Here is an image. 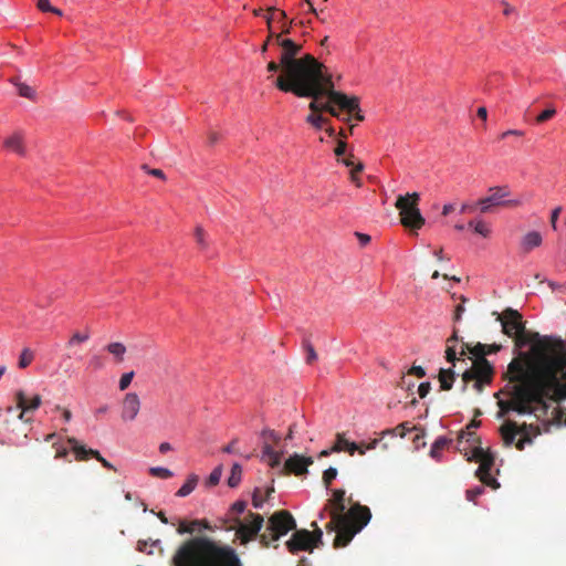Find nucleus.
<instances>
[{
    "label": "nucleus",
    "mask_w": 566,
    "mask_h": 566,
    "mask_svg": "<svg viewBox=\"0 0 566 566\" xmlns=\"http://www.w3.org/2000/svg\"><path fill=\"white\" fill-rule=\"evenodd\" d=\"M266 501L265 497H262L260 489H255L252 494V505L255 509H261L263 503Z\"/></svg>",
    "instance_id": "864d4df0"
},
{
    "label": "nucleus",
    "mask_w": 566,
    "mask_h": 566,
    "mask_svg": "<svg viewBox=\"0 0 566 566\" xmlns=\"http://www.w3.org/2000/svg\"><path fill=\"white\" fill-rule=\"evenodd\" d=\"M462 380H463V387H462V390L465 391L467 390V387H468V384L471 381V380H475L476 381V373H474L473 368H470V369H465L462 374Z\"/></svg>",
    "instance_id": "603ef678"
},
{
    "label": "nucleus",
    "mask_w": 566,
    "mask_h": 566,
    "mask_svg": "<svg viewBox=\"0 0 566 566\" xmlns=\"http://www.w3.org/2000/svg\"><path fill=\"white\" fill-rule=\"evenodd\" d=\"M556 114V109L554 107L552 108H547L545 109L544 112H542L537 117H536V122L537 123H544L548 119H551L554 115Z\"/></svg>",
    "instance_id": "4d7b16f0"
},
{
    "label": "nucleus",
    "mask_w": 566,
    "mask_h": 566,
    "mask_svg": "<svg viewBox=\"0 0 566 566\" xmlns=\"http://www.w3.org/2000/svg\"><path fill=\"white\" fill-rule=\"evenodd\" d=\"M378 443H379V439H374L369 443H364V442L358 443V450H356V452H358L359 454H365L367 450L375 449Z\"/></svg>",
    "instance_id": "6e6d98bb"
},
{
    "label": "nucleus",
    "mask_w": 566,
    "mask_h": 566,
    "mask_svg": "<svg viewBox=\"0 0 566 566\" xmlns=\"http://www.w3.org/2000/svg\"><path fill=\"white\" fill-rule=\"evenodd\" d=\"M195 238L200 249L205 250L208 248L207 235L202 227L198 226L195 229Z\"/></svg>",
    "instance_id": "4c0bfd02"
},
{
    "label": "nucleus",
    "mask_w": 566,
    "mask_h": 566,
    "mask_svg": "<svg viewBox=\"0 0 566 566\" xmlns=\"http://www.w3.org/2000/svg\"><path fill=\"white\" fill-rule=\"evenodd\" d=\"M313 532L307 530H294L291 538L285 543L290 553L296 554L301 551L313 552L322 543L323 531L317 526L316 522L312 523Z\"/></svg>",
    "instance_id": "1a4fd4ad"
},
{
    "label": "nucleus",
    "mask_w": 566,
    "mask_h": 566,
    "mask_svg": "<svg viewBox=\"0 0 566 566\" xmlns=\"http://www.w3.org/2000/svg\"><path fill=\"white\" fill-rule=\"evenodd\" d=\"M3 147L21 157L27 155L25 136L20 129L4 138Z\"/></svg>",
    "instance_id": "f3484780"
},
{
    "label": "nucleus",
    "mask_w": 566,
    "mask_h": 566,
    "mask_svg": "<svg viewBox=\"0 0 566 566\" xmlns=\"http://www.w3.org/2000/svg\"><path fill=\"white\" fill-rule=\"evenodd\" d=\"M500 432L504 442V446L511 447L517 436V423L514 421H506L501 426Z\"/></svg>",
    "instance_id": "412c9836"
},
{
    "label": "nucleus",
    "mask_w": 566,
    "mask_h": 566,
    "mask_svg": "<svg viewBox=\"0 0 566 566\" xmlns=\"http://www.w3.org/2000/svg\"><path fill=\"white\" fill-rule=\"evenodd\" d=\"M562 212V207H556L553 211H552V214H551V226L554 230L557 229V220H558V217Z\"/></svg>",
    "instance_id": "bf43d9fd"
},
{
    "label": "nucleus",
    "mask_w": 566,
    "mask_h": 566,
    "mask_svg": "<svg viewBox=\"0 0 566 566\" xmlns=\"http://www.w3.org/2000/svg\"><path fill=\"white\" fill-rule=\"evenodd\" d=\"M247 509V502L245 501H237L232 504L230 509V514L228 518L238 516L242 514Z\"/></svg>",
    "instance_id": "37998d69"
},
{
    "label": "nucleus",
    "mask_w": 566,
    "mask_h": 566,
    "mask_svg": "<svg viewBox=\"0 0 566 566\" xmlns=\"http://www.w3.org/2000/svg\"><path fill=\"white\" fill-rule=\"evenodd\" d=\"M355 235L358 239L359 244L361 247H366L370 242V240H371L370 235L366 234V233L355 232Z\"/></svg>",
    "instance_id": "338daca9"
},
{
    "label": "nucleus",
    "mask_w": 566,
    "mask_h": 566,
    "mask_svg": "<svg viewBox=\"0 0 566 566\" xmlns=\"http://www.w3.org/2000/svg\"><path fill=\"white\" fill-rule=\"evenodd\" d=\"M67 443L74 452L76 461H86L90 457L94 458L96 450L87 449L85 446L81 444L77 439L70 437L67 438Z\"/></svg>",
    "instance_id": "a211bd4d"
},
{
    "label": "nucleus",
    "mask_w": 566,
    "mask_h": 566,
    "mask_svg": "<svg viewBox=\"0 0 566 566\" xmlns=\"http://www.w3.org/2000/svg\"><path fill=\"white\" fill-rule=\"evenodd\" d=\"M223 520L224 518L219 520V524H216L214 526H212L207 520H198L199 522H201V523H199V532L201 530H207L210 532H213L216 530H222L220 526L222 525Z\"/></svg>",
    "instance_id": "5fc2aeb1"
},
{
    "label": "nucleus",
    "mask_w": 566,
    "mask_h": 566,
    "mask_svg": "<svg viewBox=\"0 0 566 566\" xmlns=\"http://www.w3.org/2000/svg\"><path fill=\"white\" fill-rule=\"evenodd\" d=\"M465 356V349L464 347L462 346V350L460 352V357H457V352L454 349V346L453 345H447V349H446V359L451 363L453 365V367H455V361L457 360H461L462 363L465 364V359L463 358Z\"/></svg>",
    "instance_id": "2f4dec72"
},
{
    "label": "nucleus",
    "mask_w": 566,
    "mask_h": 566,
    "mask_svg": "<svg viewBox=\"0 0 566 566\" xmlns=\"http://www.w3.org/2000/svg\"><path fill=\"white\" fill-rule=\"evenodd\" d=\"M34 356V352L31 348L24 347L19 355L18 368H28L32 364Z\"/></svg>",
    "instance_id": "cd10ccee"
},
{
    "label": "nucleus",
    "mask_w": 566,
    "mask_h": 566,
    "mask_svg": "<svg viewBox=\"0 0 566 566\" xmlns=\"http://www.w3.org/2000/svg\"><path fill=\"white\" fill-rule=\"evenodd\" d=\"M484 492L483 486H476L467 491V500L474 502L475 499Z\"/></svg>",
    "instance_id": "13d9d810"
},
{
    "label": "nucleus",
    "mask_w": 566,
    "mask_h": 566,
    "mask_svg": "<svg viewBox=\"0 0 566 566\" xmlns=\"http://www.w3.org/2000/svg\"><path fill=\"white\" fill-rule=\"evenodd\" d=\"M38 9L42 12H52L57 15H62V11L53 6H51L49 0H38Z\"/></svg>",
    "instance_id": "a19ab883"
},
{
    "label": "nucleus",
    "mask_w": 566,
    "mask_h": 566,
    "mask_svg": "<svg viewBox=\"0 0 566 566\" xmlns=\"http://www.w3.org/2000/svg\"><path fill=\"white\" fill-rule=\"evenodd\" d=\"M140 410V399L136 392H127L122 401L120 418L123 421H133Z\"/></svg>",
    "instance_id": "4468645a"
},
{
    "label": "nucleus",
    "mask_w": 566,
    "mask_h": 566,
    "mask_svg": "<svg viewBox=\"0 0 566 566\" xmlns=\"http://www.w3.org/2000/svg\"><path fill=\"white\" fill-rule=\"evenodd\" d=\"M264 524V517L259 513L249 512L244 520L238 516L224 518L220 526L226 531H235V538L239 539L241 545H247L251 541L259 538L260 531Z\"/></svg>",
    "instance_id": "39448f33"
},
{
    "label": "nucleus",
    "mask_w": 566,
    "mask_h": 566,
    "mask_svg": "<svg viewBox=\"0 0 566 566\" xmlns=\"http://www.w3.org/2000/svg\"><path fill=\"white\" fill-rule=\"evenodd\" d=\"M455 371L453 368H441L438 375L440 389L448 391L452 388L455 380Z\"/></svg>",
    "instance_id": "4be33fe9"
},
{
    "label": "nucleus",
    "mask_w": 566,
    "mask_h": 566,
    "mask_svg": "<svg viewBox=\"0 0 566 566\" xmlns=\"http://www.w3.org/2000/svg\"><path fill=\"white\" fill-rule=\"evenodd\" d=\"M480 481L488 485V486H491L492 489H499L500 488V483L496 481V479H494L492 475H491V472H486V473H483V474H478L476 475Z\"/></svg>",
    "instance_id": "79ce46f5"
},
{
    "label": "nucleus",
    "mask_w": 566,
    "mask_h": 566,
    "mask_svg": "<svg viewBox=\"0 0 566 566\" xmlns=\"http://www.w3.org/2000/svg\"><path fill=\"white\" fill-rule=\"evenodd\" d=\"M356 450H358V443L348 441L345 438L344 433L336 434V441H335L334 446L332 447V451H335V452L346 451L350 455H354Z\"/></svg>",
    "instance_id": "aec40b11"
},
{
    "label": "nucleus",
    "mask_w": 566,
    "mask_h": 566,
    "mask_svg": "<svg viewBox=\"0 0 566 566\" xmlns=\"http://www.w3.org/2000/svg\"><path fill=\"white\" fill-rule=\"evenodd\" d=\"M306 350H307L306 363L312 364L314 360L317 359V354L311 344H306Z\"/></svg>",
    "instance_id": "680f3d73"
},
{
    "label": "nucleus",
    "mask_w": 566,
    "mask_h": 566,
    "mask_svg": "<svg viewBox=\"0 0 566 566\" xmlns=\"http://www.w3.org/2000/svg\"><path fill=\"white\" fill-rule=\"evenodd\" d=\"M430 389H431L430 382H428V381L421 382L418 387L419 397L424 398L430 392Z\"/></svg>",
    "instance_id": "052dcab7"
},
{
    "label": "nucleus",
    "mask_w": 566,
    "mask_h": 566,
    "mask_svg": "<svg viewBox=\"0 0 566 566\" xmlns=\"http://www.w3.org/2000/svg\"><path fill=\"white\" fill-rule=\"evenodd\" d=\"M159 545H160V541L159 539L153 541L150 544H149L148 541L139 539L137 542V551H139L142 553H146L148 555H151L153 554V549H147V547L148 546L156 547V546H159Z\"/></svg>",
    "instance_id": "58836bf2"
},
{
    "label": "nucleus",
    "mask_w": 566,
    "mask_h": 566,
    "mask_svg": "<svg viewBox=\"0 0 566 566\" xmlns=\"http://www.w3.org/2000/svg\"><path fill=\"white\" fill-rule=\"evenodd\" d=\"M419 200L420 196L418 192L398 196L395 207L399 210L400 221L403 227L415 230L420 229L424 224V218L418 207Z\"/></svg>",
    "instance_id": "0eeeda50"
},
{
    "label": "nucleus",
    "mask_w": 566,
    "mask_h": 566,
    "mask_svg": "<svg viewBox=\"0 0 566 566\" xmlns=\"http://www.w3.org/2000/svg\"><path fill=\"white\" fill-rule=\"evenodd\" d=\"M17 408L20 409L19 419L24 420V415L35 411L42 403L40 395L33 396L30 400L27 398L24 391L19 390L15 392Z\"/></svg>",
    "instance_id": "dca6fc26"
},
{
    "label": "nucleus",
    "mask_w": 566,
    "mask_h": 566,
    "mask_svg": "<svg viewBox=\"0 0 566 566\" xmlns=\"http://www.w3.org/2000/svg\"><path fill=\"white\" fill-rule=\"evenodd\" d=\"M474 373H476V381L474 387L478 390H482L483 385L490 384L493 377V367L486 358L475 359L472 366Z\"/></svg>",
    "instance_id": "ddd939ff"
},
{
    "label": "nucleus",
    "mask_w": 566,
    "mask_h": 566,
    "mask_svg": "<svg viewBox=\"0 0 566 566\" xmlns=\"http://www.w3.org/2000/svg\"><path fill=\"white\" fill-rule=\"evenodd\" d=\"M451 443V440L446 437H439L432 444L430 450V455L439 460L441 455V451L447 448Z\"/></svg>",
    "instance_id": "bb28decb"
},
{
    "label": "nucleus",
    "mask_w": 566,
    "mask_h": 566,
    "mask_svg": "<svg viewBox=\"0 0 566 566\" xmlns=\"http://www.w3.org/2000/svg\"><path fill=\"white\" fill-rule=\"evenodd\" d=\"M409 375L417 376L418 378H422L426 376V371L421 366H412L409 371Z\"/></svg>",
    "instance_id": "774afa93"
},
{
    "label": "nucleus",
    "mask_w": 566,
    "mask_h": 566,
    "mask_svg": "<svg viewBox=\"0 0 566 566\" xmlns=\"http://www.w3.org/2000/svg\"><path fill=\"white\" fill-rule=\"evenodd\" d=\"M321 112H327L332 116L337 117V118H339L342 120H345V122H349V119H350L349 116L340 117V114L336 109L335 104L332 103L329 99H328V102H321V101L318 102V113H321Z\"/></svg>",
    "instance_id": "7c9ffc66"
},
{
    "label": "nucleus",
    "mask_w": 566,
    "mask_h": 566,
    "mask_svg": "<svg viewBox=\"0 0 566 566\" xmlns=\"http://www.w3.org/2000/svg\"><path fill=\"white\" fill-rule=\"evenodd\" d=\"M542 243V235L537 231L527 232L522 239V248L525 252H530Z\"/></svg>",
    "instance_id": "5701e85b"
},
{
    "label": "nucleus",
    "mask_w": 566,
    "mask_h": 566,
    "mask_svg": "<svg viewBox=\"0 0 566 566\" xmlns=\"http://www.w3.org/2000/svg\"><path fill=\"white\" fill-rule=\"evenodd\" d=\"M464 349H468L476 359L485 358L486 356V345L478 343L472 348L469 347L468 344H463Z\"/></svg>",
    "instance_id": "c9c22d12"
},
{
    "label": "nucleus",
    "mask_w": 566,
    "mask_h": 566,
    "mask_svg": "<svg viewBox=\"0 0 566 566\" xmlns=\"http://www.w3.org/2000/svg\"><path fill=\"white\" fill-rule=\"evenodd\" d=\"M294 530H296V521L291 512L276 511L268 518L265 530L259 536V542L262 547L268 548Z\"/></svg>",
    "instance_id": "423d86ee"
},
{
    "label": "nucleus",
    "mask_w": 566,
    "mask_h": 566,
    "mask_svg": "<svg viewBox=\"0 0 566 566\" xmlns=\"http://www.w3.org/2000/svg\"><path fill=\"white\" fill-rule=\"evenodd\" d=\"M143 169L154 177H157L160 179L166 178L165 172L161 169H157V168L150 169L146 165L143 166Z\"/></svg>",
    "instance_id": "0e129e2a"
},
{
    "label": "nucleus",
    "mask_w": 566,
    "mask_h": 566,
    "mask_svg": "<svg viewBox=\"0 0 566 566\" xmlns=\"http://www.w3.org/2000/svg\"><path fill=\"white\" fill-rule=\"evenodd\" d=\"M266 70L271 73H276L281 70V74L279 76H283L284 74V66L282 63V53L280 54L279 62L270 61L266 65Z\"/></svg>",
    "instance_id": "de8ad7c7"
},
{
    "label": "nucleus",
    "mask_w": 566,
    "mask_h": 566,
    "mask_svg": "<svg viewBox=\"0 0 566 566\" xmlns=\"http://www.w3.org/2000/svg\"><path fill=\"white\" fill-rule=\"evenodd\" d=\"M292 23H293V20H291L289 23H283L282 25V30L280 33H273L271 32V36L273 38L274 42L277 44V46L281 48V45L279 44L277 42V36H280V39L282 40H285L283 38V35H286V34H290L291 33V28H292Z\"/></svg>",
    "instance_id": "09e8293b"
},
{
    "label": "nucleus",
    "mask_w": 566,
    "mask_h": 566,
    "mask_svg": "<svg viewBox=\"0 0 566 566\" xmlns=\"http://www.w3.org/2000/svg\"><path fill=\"white\" fill-rule=\"evenodd\" d=\"M364 165L363 163L358 161L355 168L350 169V180L354 182L357 187L361 186L359 174L363 171Z\"/></svg>",
    "instance_id": "49530a36"
},
{
    "label": "nucleus",
    "mask_w": 566,
    "mask_h": 566,
    "mask_svg": "<svg viewBox=\"0 0 566 566\" xmlns=\"http://www.w3.org/2000/svg\"><path fill=\"white\" fill-rule=\"evenodd\" d=\"M88 338H90L88 332H84V333L75 332V333H73L71 338L67 340L66 347L71 348V347L75 346L76 344L86 342Z\"/></svg>",
    "instance_id": "f704fd0d"
},
{
    "label": "nucleus",
    "mask_w": 566,
    "mask_h": 566,
    "mask_svg": "<svg viewBox=\"0 0 566 566\" xmlns=\"http://www.w3.org/2000/svg\"><path fill=\"white\" fill-rule=\"evenodd\" d=\"M497 319L502 324L503 333L509 337H514L525 327L522 322V315L516 310L510 307L499 315Z\"/></svg>",
    "instance_id": "9b49d317"
},
{
    "label": "nucleus",
    "mask_w": 566,
    "mask_h": 566,
    "mask_svg": "<svg viewBox=\"0 0 566 566\" xmlns=\"http://www.w3.org/2000/svg\"><path fill=\"white\" fill-rule=\"evenodd\" d=\"M221 475H222V468L221 467H217L216 469H213V471L210 473L208 480H207V484L209 486H214L217 485L219 482H220V479H221Z\"/></svg>",
    "instance_id": "8fccbe9b"
},
{
    "label": "nucleus",
    "mask_w": 566,
    "mask_h": 566,
    "mask_svg": "<svg viewBox=\"0 0 566 566\" xmlns=\"http://www.w3.org/2000/svg\"><path fill=\"white\" fill-rule=\"evenodd\" d=\"M312 457H304L297 453L291 455L284 463V471L295 475L307 473L308 467L313 464Z\"/></svg>",
    "instance_id": "2eb2a0df"
},
{
    "label": "nucleus",
    "mask_w": 566,
    "mask_h": 566,
    "mask_svg": "<svg viewBox=\"0 0 566 566\" xmlns=\"http://www.w3.org/2000/svg\"><path fill=\"white\" fill-rule=\"evenodd\" d=\"M149 473L153 476L160 478V479H169V478H171L174 475L172 472L169 469L161 468V467H153V468H150L149 469Z\"/></svg>",
    "instance_id": "ea45409f"
},
{
    "label": "nucleus",
    "mask_w": 566,
    "mask_h": 566,
    "mask_svg": "<svg viewBox=\"0 0 566 566\" xmlns=\"http://www.w3.org/2000/svg\"><path fill=\"white\" fill-rule=\"evenodd\" d=\"M282 48V63L284 66L283 76L274 78L275 86L285 93H293L298 97H312L308 107L311 114L318 113L321 97L328 98L327 81H333L332 75L326 72V66L318 62L313 55L305 54L301 57L303 45L293 40H282L277 36Z\"/></svg>",
    "instance_id": "f03ea898"
},
{
    "label": "nucleus",
    "mask_w": 566,
    "mask_h": 566,
    "mask_svg": "<svg viewBox=\"0 0 566 566\" xmlns=\"http://www.w3.org/2000/svg\"><path fill=\"white\" fill-rule=\"evenodd\" d=\"M261 438L263 440V444L265 443V441H269V443L273 447L279 444L281 440V437L274 430L271 429H264L261 432Z\"/></svg>",
    "instance_id": "72a5a7b5"
},
{
    "label": "nucleus",
    "mask_w": 566,
    "mask_h": 566,
    "mask_svg": "<svg viewBox=\"0 0 566 566\" xmlns=\"http://www.w3.org/2000/svg\"><path fill=\"white\" fill-rule=\"evenodd\" d=\"M134 375H135L134 371H129V373H125V374H123L120 376V379H119V382H118L119 390L123 391V390H126L129 387V385H130V382H132V380L134 378Z\"/></svg>",
    "instance_id": "3c124183"
},
{
    "label": "nucleus",
    "mask_w": 566,
    "mask_h": 566,
    "mask_svg": "<svg viewBox=\"0 0 566 566\" xmlns=\"http://www.w3.org/2000/svg\"><path fill=\"white\" fill-rule=\"evenodd\" d=\"M11 83L17 87L20 96L29 98V99H34L35 92L31 86H29L25 83L20 82L19 78H12Z\"/></svg>",
    "instance_id": "c85d7f7f"
},
{
    "label": "nucleus",
    "mask_w": 566,
    "mask_h": 566,
    "mask_svg": "<svg viewBox=\"0 0 566 566\" xmlns=\"http://www.w3.org/2000/svg\"><path fill=\"white\" fill-rule=\"evenodd\" d=\"M327 83L328 99L348 115H353L356 120L363 122L365 117L359 107V98L335 91L333 81H327Z\"/></svg>",
    "instance_id": "9d476101"
},
{
    "label": "nucleus",
    "mask_w": 566,
    "mask_h": 566,
    "mask_svg": "<svg viewBox=\"0 0 566 566\" xmlns=\"http://www.w3.org/2000/svg\"><path fill=\"white\" fill-rule=\"evenodd\" d=\"M105 349L114 357L116 363H122L126 354V346L119 342H113L106 345Z\"/></svg>",
    "instance_id": "b1692460"
},
{
    "label": "nucleus",
    "mask_w": 566,
    "mask_h": 566,
    "mask_svg": "<svg viewBox=\"0 0 566 566\" xmlns=\"http://www.w3.org/2000/svg\"><path fill=\"white\" fill-rule=\"evenodd\" d=\"M199 521L198 520H192V521H186V520H181L179 521V524H178V527H177V533L179 535H184V534H193L196 532H199Z\"/></svg>",
    "instance_id": "393cba45"
},
{
    "label": "nucleus",
    "mask_w": 566,
    "mask_h": 566,
    "mask_svg": "<svg viewBox=\"0 0 566 566\" xmlns=\"http://www.w3.org/2000/svg\"><path fill=\"white\" fill-rule=\"evenodd\" d=\"M170 566H242L235 551L208 536H193L175 551Z\"/></svg>",
    "instance_id": "20e7f679"
},
{
    "label": "nucleus",
    "mask_w": 566,
    "mask_h": 566,
    "mask_svg": "<svg viewBox=\"0 0 566 566\" xmlns=\"http://www.w3.org/2000/svg\"><path fill=\"white\" fill-rule=\"evenodd\" d=\"M197 483L198 476L196 474H190L185 484L177 491L176 495L180 497L189 495L196 489Z\"/></svg>",
    "instance_id": "a878e982"
},
{
    "label": "nucleus",
    "mask_w": 566,
    "mask_h": 566,
    "mask_svg": "<svg viewBox=\"0 0 566 566\" xmlns=\"http://www.w3.org/2000/svg\"><path fill=\"white\" fill-rule=\"evenodd\" d=\"M464 455L468 461H476L480 463L475 475L491 472L494 465V455L481 447H474L470 453L465 451Z\"/></svg>",
    "instance_id": "f8f14e48"
},
{
    "label": "nucleus",
    "mask_w": 566,
    "mask_h": 566,
    "mask_svg": "<svg viewBox=\"0 0 566 566\" xmlns=\"http://www.w3.org/2000/svg\"><path fill=\"white\" fill-rule=\"evenodd\" d=\"M241 475H242V468L240 464L238 463H234L231 468V473H230V476L228 479V485L230 488H235L239 485L240 481H241Z\"/></svg>",
    "instance_id": "473e14b6"
},
{
    "label": "nucleus",
    "mask_w": 566,
    "mask_h": 566,
    "mask_svg": "<svg viewBox=\"0 0 566 566\" xmlns=\"http://www.w3.org/2000/svg\"><path fill=\"white\" fill-rule=\"evenodd\" d=\"M511 190L507 186H496L489 189V195L478 200L481 213H490L495 208H515L522 205L520 199H510Z\"/></svg>",
    "instance_id": "6e6552de"
},
{
    "label": "nucleus",
    "mask_w": 566,
    "mask_h": 566,
    "mask_svg": "<svg viewBox=\"0 0 566 566\" xmlns=\"http://www.w3.org/2000/svg\"><path fill=\"white\" fill-rule=\"evenodd\" d=\"M407 423H400L398 424L396 428H392V429H387L385 431H382V436L385 434H390V436H400L401 438H403L407 433V431L409 430L407 427H406Z\"/></svg>",
    "instance_id": "c03bdc74"
},
{
    "label": "nucleus",
    "mask_w": 566,
    "mask_h": 566,
    "mask_svg": "<svg viewBox=\"0 0 566 566\" xmlns=\"http://www.w3.org/2000/svg\"><path fill=\"white\" fill-rule=\"evenodd\" d=\"M337 476V469L331 467L328 469H326L324 472H323V482L325 484V486L328 489L329 485L332 484L333 480H335Z\"/></svg>",
    "instance_id": "a18cd8bd"
},
{
    "label": "nucleus",
    "mask_w": 566,
    "mask_h": 566,
    "mask_svg": "<svg viewBox=\"0 0 566 566\" xmlns=\"http://www.w3.org/2000/svg\"><path fill=\"white\" fill-rule=\"evenodd\" d=\"M345 494L343 489L334 490L332 499L327 501L319 514V517L324 518L325 512L328 511L331 521L325 528L328 533H336L333 542L335 548L347 546L371 518L369 507L360 503H352V497L347 500L350 507L346 511Z\"/></svg>",
    "instance_id": "7ed1b4c3"
},
{
    "label": "nucleus",
    "mask_w": 566,
    "mask_h": 566,
    "mask_svg": "<svg viewBox=\"0 0 566 566\" xmlns=\"http://www.w3.org/2000/svg\"><path fill=\"white\" fill-rule=\"evenodd\" d=\"M94 458L101 462V464L106 468V469H109V470H115V468L113 467V464L111 462H108L105 458L102 457V454L99 453V451H95L94 452Z\"/></svg>",
    "instance_id": "e2e57ef3"
},
{
    "label": "nucleus",
    "mask_w": 566,
    "mask_h": 566,
    "mask_svg": "<svg viewBox=\"0 0 566 566\" xmlns=\"http://www.w3.org/2000/svg\"><path fill=\"white\" fill-rule=\"evenodd\" d=\"M513 338L518 348L532 345L534 358L526 366L517 360L510 363V381L514 385L510 400L501 401V408L525 415L546 411L547 401L565 400L566 340L541 338L538 333H531L525 327Z\"/></svg>",
    "instance_id": "f257e3e1"
},
{
    "label": "nucleus",
    "mask_w": 566,
    "mask_h": 566,
    "mask_svg": "<svg viewBox=\"0 0 566 566\" xmlns=\"http://www.w3.org/2000/svg\"><path fill=\"white\" fill-rule=\"evenodd\" d=\"M306 122L308 124H311L313 127H315L316 129H321L323 127V125L328 122V119L319 114H310L306 117Z\"/></svg>",
    "instance_id": "e433bc0d"
},
{
    "label": "nucleus",
    "mask_w": 566,
    "mask_h": 566,
    "mask_svg": "<svg viewBox=\"0 0 566 566\" xmlns=\"http://www.w3.org/2000/svg\"><path fill=\"white\" fill-rule=\"evenodd\" d=\"M468 226L469 228L473 229L475 233L482 235L483 238H488L491 234L490 226L483 220H471Z\"/></svg>",
    "instance_id": "c756f323"
},
{
    "label": "nucleus",
    "mask_w": 566,
    "mask_h": 566,
    "mask_svg": "<svg viewBox=\"0 0 566 566\" xmlns=\"http://www.w3.org/2000/svg\"><path fill=\"white\" fill-rule=\"evenodd\" d=\"M346 167L353 169L357 165L356 158L353 154H349L347 157L340 160Z\"/></svg>",
    "instance_id": "69168bd1"
},
{
    "label": "nucleus",
    "mask_w": 566,
    "mask_h": 566,
    "mask_svg": "<svg viewBox=\"0 0 566 566\" xmlns=\"http://www.w3.org/2000/svg\"><path fill=\"white\" fill-rule=\"evenodd\" d=\"M283 452L275 451L273 446L265 441L264 447H262V459L268 462L271 468H277L281 464Z\"/></svg>",
    "instance_id": "6ab92c4d"
}]
</instances>
